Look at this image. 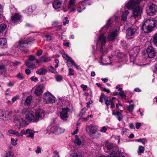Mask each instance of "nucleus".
<instances>
[{
	"label": "nucleus",
	"mask_w": 157,
	"mask_h": 157,
	"mask_svg": "<svg viewBox=\"0 0 157 157\" xmlns=\"http://www.w3.org/2000/svg\"><path fill=\"white\" fill-rule=\"evenodd\" d=\"M35 119L34 121L37 122L39 120L42 119L44 117L45 112L42 109L37 110L35 113Z\"/></svg>",
	"instance_id": "ddd939ff"
},
{
	"label": "nucleus",
	"mask_w": 157,
	"mask_h": 157,
	"mask_svg": "<svg viewBox=\"0 0 157 157\" xmlns=\"http://www.w3.org/2000/svg\"><path fill=\"white\" fill-rule=\"evenodd\" d=\"M28 60V61H33L35 60L36 64H39V61L38 59H36V57L34 55H30L29 56V60Z\"/></svg>",
	"instance_id": "7c9ffc66"
},
{
	"label": "nucleus",
	"mask_w": 157,
	"mask_h": 157,
	"mask_svg": "<svg viewBox=\"0 0 157 157\" xmlns=\"http://www.w3.org/2000/svg\"><path fill=\"white\" fill-rule=\"evenodd\" d=\"M147 13L149 16H153L157 12V6L153 3L149 4L147 7Z\"/></svg>",
	"instance_id": "6e6552de"
},
{
	"label": "nucleus",
	"mask_w": 157,
	"mask_h": 157,
	"mask_svg": "<svg viewBox=\"0 0 157 157\" xmlns=\"http://www.w3.org/2000/svg\"><path fill=\"white\" fill-rule=\"evenodd\" d=\"M28 111H30V110L24 108L21 111V113L22 114H25L27 113Z\"/></svg>",
	"instance_id": "5fc2aeb1"
},
{
	"label": "nucleus",
	"mask_w": 157,
	"mask_h": 157,
	"mask_svg": "<svg viewBox=\"0 0 157 157\" xmlns=\"http://www.w3.org/2000/svg\"><path fill=\"white\" fill-rule=\"evenodd\" d=\"M104 94H101V97H100V99H99V101L101 103H102L103 102V99L104 98Z\"/></svg>",
	"instance_id": "e2e57ef3"
},
{
	"label": "nucleus",
	"mask_w": 157,
	"mask_h": 157,
	"mask_svg": "<svg viewBox=\"0 0 157 157\" xmlns=\"http://www.w3.org/2000/svg\"><path fill=\"white\" fill-rule=\"evenodd\" d=\"M133 51L134 52L133 54L137 56L140 51V48L139 47H135L133 49Z\"/></svg>",
	"instance_id": "a19ab883"
},
{
	"label": "nucleus",
	"mask_w": 157,
	"mask_h": 157,
	"mask_svg": "<svg viewBox=\"0 0 157 157\" xmlns=\"http://www.w3.org/2000/svg\"><path fill=\"white\" fill-rule=\"evenodd\" d=\"M82 3H83V8H82V10H83L85 8V7H84V6H86L87 5H90L92 3V2L91 1H89L88 0H85L82 2Z\"/></svg>",
	"instance_id": "f704fd0d"
},
{
	"label": "nucleus",
	"mask_w": 157,
	"mask_h": 157,
	"mask_svg": "<svg viewBox=\"0 0 157 157\" xmlns=\"http://www.w3.org/2000/svg\"><path fill=\"white\" fill-rule=\"evenodd\" d=\"M119 29V28H116L109 31L107 37L108 41H113L116 38V37L118 35Z\"/></svg>",
	"instance_id": "9d476101"
},
{
	"label": "nucleus",
	"mask_w": 157,
	"mask_h": 157,
	"mask_svg": "<svg viewBox=\"0 0 157 157\" xmlns=\"http://www.w3.org/2000/svg\"><path fill=\"white\" fill-rule=\"evenodd\" d=\"M51 60L50 57H47L45 56H42L39 59V61L41 62H48Z\"/></svg>",
	"instance_id": "c85d7f7f"
},
{
	"label": "nucleus",
	"mask_w": 157,
	"mask_h": 157,
	"mask_svg": "<svg viewBox=\"0 0 157 157\" xmlns=\"http://www.w3.org/2000/svg\"><path fill=\"white\" fill-rule=\"evenodd\" d=\"M69 109L68 108H63L62 111L60 112V117L62 120H66L67 118L68 112Z\"/></svg>",
	"instance_id": "2eb2a0df"
},
{
	"label": "nucleus",
	"mask_w": 157,
	"mask_h": 157,
	"mask_svg": "<svg viewBox=\"0 0 157 157\" xmlns=\"http://www.w3.org/2000/svg\"><path fill=\"white\" fill-rule=\"evenodd\" d=\"M81 87L82 88V90L83 91H85L86 90V88H87V86L86 85L82 84L81 85Z\"/></svg>",
	"instance_id": "052dcab7"
},
{
	"label": "nucleus",
	"mask_w": 157,
	"mask_h": 157,
	"mask_svg": "<svg viewBox=\"0 0 157 157\" xmlns=\"http://www.w3.org/2000/svg\"><path fill=\"white\" fill-rule=\"evenodd\" d=\"M12 144L13 145H16L17 144V139H14L12 138L11 139Z\"/></svg>",
	"instance_id": "603ef678"
},
{
	"label": "nucleus",
	"mask_w": 157,
	"mask_h": 157,
	"mask_svg": "<svg viewBox=\"0 0 157 157\" xmlns=\"http://www.w3.org/2000/svg\"><path fill=\"white\" fill-rule=\"evenodd\" d=\"M44 102V103H53L55 102V98L50 92L45 93L43 96Z\"/></svg>",
	"instance_id": "0eeeda50"
},
{
	"label": "nucleus",
	"mask_w": 157,
	"mask_h": 157,
	"mask_svg": "<svg viewBox=\"0 0 157 157\" xmlns=\"http://www.w3.org/2000/svg\"><path fill=\"white\" fill-rule=\"evenodd\" d=\"M6 71V66L5 64L2 63L0 64V75H2L3 72Z\"/></svg>",
	"instance_id": "c9c22d12"
},
{
	"label": "nucleus",
	"mask_w": 157,
	"mask_h": 157,
	"mask_svg": "<svg viewBox=\"0 0 157 157\" xmlns=\"http://www.w3.org/2000/svg\"><path fill=\"white\" fill-rule=\"evenodd\" d=\"M7 44L6 39L5 38L0 39V45L1 46H5Z\"/></svg>",
	"instance_id": "79ce46f5"
},
{
	"label": "nucleus",
	"mask_w": 157,
	"mask_h": 157,
	"mask_svg": "<svg viewBox=\"0 0 157 157\" xmlns=\"http://www.w3.org/2000/svg\"><path fill=\"white\" fill-rule=\"evenodd\" d=\"M36 152L37 153H39L41 152V149L39 146L37 147V149L36 150Z\"/></svg>",
	"instance_id": "69168bd1"
},
{
	"label": "nucleus",
	"mask_w": 157,
	"mask_h": 157,
	"mask_svg": "<svg viewBox=\"0 0 157 157\" xmlns=\"http://www.w3.org/2000/svg\"><path fill=\"white\" fill-rule=\"evenodd\" d=\"M107 130V128L105 126L102 127L100 130L101 132H105Z\"/></svg>",
	"instance_id": "6e6d98bb"
},
{
	"label": "nucleus",
	"mask_w": 157,
	"mask_h": 157,
	"mask_svg": "<svg viewBox=\"0 0 157 157\" xmlns=\"http://www.w3.org/2000/svg\"><path fill=\"white\" fill-rule=\"evenodd\" d=\"M98 127L93 124L90 125L87 128V131L89 136L91 137H99L101 136V134L98 132Z\"/></svg>",
	"instance_id": "f03ea898"
},
{
	"label": "nucleus",
	"mask_w": 157,
	"mask_h": 157,
	"mask_svg": "<svg viewBox=\"0 0 157 157\" xmlns=\"http://www.w3.org/2000/svg\"><path fill=\"white\" fill-rule=\"evenodd\" d=\"M19 98V96L16 95L14 97H13L12 99V104H13L15 102L17 99Z\"/></svg>",
	"instance_id": "3c124183"
},
{
	"label": "nucleus",
	"mask_w": 157,
	"mask_h": 157,
	"mask_svg": "<svg viewBox=\"0 0 157 157\" xmlns=\"http://www.w3.org/2000/svg\"><path fill=\"white\" fill-rule=\"evenodd\" d=\"M56 79L57 81H60L62 80V77L61 76L58 75L56 77Z\"/></svg>",
	"instance_id": "4d7b16f0"
},
{
	"label": "nucleus",
	"mask_w": 157,
	"mask_h": 157,
	"mask_svg": "<svg viewBox=\"0 0 157 157\" xmlns=\"http://www.w3.org/2000/svg\"><path fill=\"white\" fill-rule=\"evenodd\" d=\"M8 132L10 134L15 135L17 136H20V133L18 132L13 129L9 130Z\"/></svg>",
	"instance_id": "e433bc0d"
},
{
	"label": "nucleus",
	"mask_w": 157,
	"mask_h": 157,
	"mask_svg": "<svg viewBox=\"0 0 157 157\" xmlns=\"http://www.w3.org/2000/svg\"><path fill=\"white\" fill-rule=\"evenodd\" d=\"M147 53L149 58H153L155 56L154 49L151 46H149L147 49Z\"/></svg>",
	"instance_id": "dca6fc26"
},
{
	"label": "nucleus",
	"mask_w": 157,
	"mask_h": 157,
	"mask_svg": "<svg viewBox=\"0 0 157 157\" xmlns=\"http://www.w3.org/2000/svg\"><path fill=\"white\" fill-rule=\"evenodd\" d=\"M137 28H133L128 30L127 35L129 36H133L137 30Z\"/></svg>",
	"instance_id": "b1692460"
},
{
	"label": "nucleus",
	"mask_w": 157,
	"mask_h": 157,
	"mask_svg": "<svg viewBox=\"0 0 157 157\" xmlns=\"http://www.w3.org/2000/svg\"><path fill=\"white\" fill-rule=\"evenodd\" d=\"M21 16L18 14H16L11 17L12 21L15 23L20 20Z\"/></svg>",
	"instance_id": "393cba45"
},
{
	"label": "nucleus",
	"mask_w": 157,
	"mask_h": 157,
	"mask_svg": "<svg viewBox=\"0 0 157 157\" xmlns=\"http://www.w3.org/2000/svg\"><path fill=\"white\" fill-rule=\"evenodd\" d=\"M26 133L27 135L29 134V136H27V137H31L32 139H33L34 137V134L35 132L34 131L31 130L29 129H27L26 130Z\"/></svg>",
	"instance_id": "a878e982"
},
{
	"label": "nucleus",
	"mask_w": 157,
	"mask_h": 157,
	"mask_svg": "<svg viewBox=\"0 0 157 157\" xmlns=\"http://www.w3.org/2000/svg\"><path fill=\"white\" fill-rule=\"evenodd\" d=\"M62 4V1L61 0H55L53 3V6L55 9L59 8Z\"/></svg>",
	"instance_id": "aec40b11"
},
{
	"label": "nucleus",
	"mask_w": 157,
	"mask_h": 157,
	"mask_svg": "<svg viewBox=\"0 0 157 157\" xmlns=\"http://www.w3.org/2000/svg\"><path fill=\"white\" fill-rule=\"evenodd\" d=\"M137 56H135V55H134L132 53V52H131V54H130V61L131 62H133V63H136L135 57Z\"/></svg>",
	"instance_id": "ea45409f"
},
{
	"label": "nucleus",
	"mask_w": 157,
	"mask_h": 157,
	"mask_svg": "<svg viewBox=\"0 0 157 157\" xmlns=\"http://www.w3.org/2000/svg\"><path fill=\"white\" fill-rule=\"evenodd\" d=\"M140 2V0H129L126 7L128 9H134L138 7H140L139 4Z\"/></svg>",
	"instance_id": "9b49d317"
},
{
	"label": "nucleus",
	"mask_w": 157,
	"mask_h": 157,
	"mask_svg": "<svg viewBox=\"0 0 157 157\" xmlns=\"http://www.w3.org/2000/svg\"><path fill=\"white\" fill-rule=\"evenodd\" d=\"M32 97L31 96L28 97L25 101V105H29L31 103Z\"/></svg>",
	"instance_id": "4c0bfd02"
},
{
	"label": "nucleus",
	"mask_w": 157,
	"mask_h": 157,
	"mask_svg": "<svg viewBox=\"0 0 157 157\" xmlns=\"http://www.w3.org/2000/svg\"><path fill=\"white\" fill-rule=\"evenodd\" d=\"M48 69L49 71L51 73H55L56 72V69L52 66H48Z\"/></svg>",
	"instance_id": "37998d69"
},
{
	"label": "nucleus",
	"mask_w": 157,
	"mask_h": 157,
	"mask_svg": "<svg viewBox=\"0 0 157 157\" xmlns=\"http://www.w3.org/2000/svg\"><path fill=\"white\" fill-rule=\"evenodd\" d=\"M151 39L153 44L157 46V33H155L152 36Z\"/></svg>",
	"instance_id": "2f4dec72"
},
{
	"label": "nucleus",
	"mask_w": 157,
	"mask_h": 157,
	"mask_svg": "<svg viewBox=\"0 0 157 157\" xmlns=\"http://www.w3.org/2000/svg\"><path fill=\"white\" fill-rule=\"evenodd\" d=\"M145 148L142 146H139L138 150L137 153L139 155H141L142 153H143L144 151Z\"/></svg>",
	"instance_id": "72a5a7b5"
},
{
	"label": "nucleus",
	"mask_w": 157,
	"mask_h": 157,
	"mask_svg": "<svg viewBox=\"0 0 157 157\" xmlns=\"http://www.w3.org/2000/svg\"><path fill=\"white\" fill-rule=\"evenodd\" d=\"M36 8L35 6H31L28 7L25 10V12L28 14H30Z\"/></svg>",
	"instance_id": "412c9836"
},
{
	"label": "nucleus",
	"mask_w": 157,
	"mask_h": 157,
	"mask_svg": "<svg viewBox=\"0 0 157 157\" xmlns=\"http://www.w3.org/2000/svg\"><path fill=\"white\" fill-rule=\"evenodd\" d=\"M32 42V41L25 40L20 41L19 43V48L21 51L24 54L27 51L26 48L28 45H31Z\"/></svg>",
	"instance_id": "1a4fd4ad"
},
{
	"label": "nucleus",
	"mask_w": 157,
	"mask_h": 157,
	"mask_svg": "<svg viewBox=\"0 0 157 157\" xmlns=\"http://www.w3.org/2000/svg\"><path fill=\"white\" fill-rule=\"evenodd\" d=\"M25 72L27 75H29L30 74L31 71L29 69H27L25 70Z\"/></svg>",
	"instance_id": "774afa93"
},
{
	"label": "nucleus",
	"mask_w": 157,
	"mask_h": 157,
	"mask_svg": "<svg viewBox=\"0 0 157 157\" xmlns=\"http://www.w3.org/2000/svg\"><path fill=\"white\" fill-rule=\"evenodd\" d=\"M25 120L26 121V123H27V122L30 121L36 122L34 121L35 119V113L31 110L28 111L27 113L25 114Z\"/></svg>",
	"instance_id": "f8f14e48"
},
{
	"label": "nucleus",
	"mask_w": 157,
	"mask_h": 157,
	"mask_svg": "<svg viewBox=\"0 0 157 157\" xmlns=\"http://www.w3.org/2000/svg\"><path fill=\"white\" fill-rule=\"evenodd\" d=\"M112 101V100L107 101L105 102V104L107 106H108L110 104Z\"/></svg>",
	"instance_id": "bf43d9fd"
},
{
	"label": "nucleus",
	"mask_w": 157,
	"mask_h": 157,
	"mask_svg": "<svg viewBox=\"0 0 157 157\" xmlns=\"http://www.w3.org/2000/svg\"><path fill=\"white\" fill-rule=\"evenodd\" d=\"M105 148L107 150V152L109 151L110 157H115L119 153L118 149L114 147L112 143H109L106 144L105 147Z\"/></svg>",
	"instance_id": "20e7f679"
},
{
	"label": "nucleus",
	"mask_w": 157,
	"mask_h": 157,
	"mask_svg": "<svg viewBox=\"0 0 157 157\" xmlns=\"http://www.w3.org/2000/svg\"><path fill=\"white\" fill-rule=\"evenodd\" d=\"M6 26L4 24H0V33L3 32L6 29Z\"/></svg>",
	"instance_id": "c03bdc74"
},
{
	"label": "nucleus",
	"mask_w": 157,
	"mask_h": 157,
	"mask_svg": "<svg viewBox=\"0 0 157 157\" xmlns=\"http://www.w3.org/2000/svg\"><path fill=\"white\" fill-rule=\"evenodd\" d=\"M112 114L113 115L116 116L119 121H120L122 118L123 117L121 114L119 112L113 111Z\"/></svg>",
	"instance_id": "bb28decb"
},
{
	"label": "nucleus",
	"mask_w": 157,
	"mask_h": 157,
	"mask_svg": "<svg viewBox=\"0 0 157 157\" xmlns=\"http://www.w3.org/2000/svg\"><path fill=\"white\" fill-rule=\"evenodd\" d=\"M64 59L67 61V65L68 67L70 66V65L69 64L68 62H70L71 63H73L74 61L71 59V58L67 54L64 53L62 55Z\"/></svg>",
	"instance_id": "5701e85b"
},
{
	"label": "nucleus",
	"mask_w": 157,
	"mask_h": 157,
	"mask_svg": "<svg viewBox=\"0 0 157 157\" xmlns=\"http://www.w3.org/2000/svg\"><path fill=\"white\" fill-rule=\"evenodd\" d=\"M5 157H14L13 153L11 151H9L6 153Z\"/></svg>",
	"instance_id": "a18cd8bd"
},
{
	"label": "nucleus",
	"mask_w": 157,
	"mask_h": 157,
	"mask_svg": "<svg viewBox=\"0 0 157 157\" xmlns=\"http://www.w3.org/2000/svg\"><path fill=\"white\" fill-rule=\"evenodd\" d=\"M122 97H125L126 96L124 94V91H121L118 93Z\"/></svg>",
	"instance_id": "680f3d73"
},
{
	"label": "nucleus",
	"mask_w": 157,
	"mask_h": 157,
	"mask_svg": "<svg viewBox=\"0 0 157 157\" xmlns=\"http://www.w3.org/2000/svg\"><path fill=\"white\" fill-rule=\"evenodd\" d=\"M75 144L79 147H80L82 146V144L81 140L79 139H76L74 141Z\"/></svg>",
	"instance_id": "58836bf2"
},
{
	"label": "nucleus",
	"mask_w": 157,
	"mask_h": 157,
	"mask_svg": "<svg viewBox=\"0 0 157 157\" xmlns=\"http://www.w3.org/2000/svg\"><path fill=\"white\" fill-rule=\"evenodd\" d=\"M13 111L3 109L0 110V118L4 121H8L11 118Z\"/></svg>",
	"instance_id": "423d86ee"
},
{
	"label": "nucleus",
	"mask_w": 157,
	"mask_h": 157,
	"mask_svg": "<svg viewBox=\"0 0 157 157\" xmlns=\"http://www.w3.org/2000/svg\"><path fill=\"white\" fill-rule=\"evenodd\" d=\"M142 12V10L140 6L136 8L133 9V10L132 11L133 16L134 17L139 16L141 15Z\"/></svg>",
	"instance_id": "f3484780"
},
{
	"label": "nucleus",
	"mask_w": 157,
	"mask_h": 157,
	"mask_svg": "<svg viewBox=\"0 0 157 157\" xmlns=\"http://www.w3.org/2000/svg\"><path fill=\"white\" fill-rule=\"evenodd\" d=\"M155 26V21L153 19L144 20L141 29L145 33L151 32Z\"/></svg>",
	"instance_id": "f257e3e1"
},
{
	"label": "nucleus",
	"mask_w": 157,
	"mask_h": 157,
	"mask_svg": "<svg viewBox=\"0 0 157 157\" xmlns=\"http://www.w3.org/2000/svg\"><path fill=\"white\" fill-rule=\"evenodd\" d=\"M43 85H39L36 88L35 91V94L37 96L41 95L42 93L43 92Z\"/></svg>",
	"instance_id": "6ab92c4d"
},
{
	"label": "nucleus",
	"mask_w": 157,
	"mask_h": 157,
	"mask_svg": "<svg viewBox=\"0 0 157 157\" xmlns=\"http://www.w3.org/2000/svg\"><path fill=\"white\" fill-rule=\"evenodd\" d=\"M134 106V104H131L129 105L127 108L128 110L130 112H132Z\"/></svg>",
	"instance_id": "49530a36"
},
{
	"label": "nucleus",
	"mask_w": 157,
	"mask_h": 157,
	"mask_svg": "<svg viewBox=\"0 0 157 157\" xmlns=\"http://www.w3.org/2000/svg\"><path fill=\"white\" fill-rule=\"evenodd\" d=\"M47 72V70L43 67L38 69L36 71V73L39 75H43L46 74Z\"/></svg>",
	"instance_id": "4be33fe9"
},
{
	"label": "nucleus",
	"mask_w": 157,
	"mask_h": 157,
	"mask_svg": "<svg viewBox=\"0 0 157 157\" xmlns=\"http://www.w3.org/2000/svg\"><path fill=\"white\" fill-rule=\"evenodd\" d=\"M17 77L18 79L20 80H23L24 78L23 75L20 73H18L17 75Z\"/></svg>",
	"instance_id": "8fccbe9b"
},
{
	"label": "nucleus",
	"mask_w": 157,
	"mask_h": 157,
	"mask_svg": "<svg viewBox=\"0 0 157 157\" xmlns=\"http://www.w3.org/2000/svg\"><path fill=\"white\" fill-rule=\"evenodd\" d=\"M69 73H68V75H72L73 76L74 75V73H72L74 71V70H73L72 69H71V68H70L69 69Z\"/></svg>",
	"instance_id": "864d4df0"
},
{
	"label": "nucleus",
	"mask_w": 157,
	"mask_h": 157,
	"mask_svg": "<svg viewBox=\"0 0 157 157\" xmlns=\"http://www.w3.org/2000/svg\"><path fill=\"white\" fill-rule=\"evenodd\" d=\"M30 79L32 81L36 82L38 80V78L37 77H35L34 76H33L31 77Z\"/></svg>",
	"instance_id": "0e129e2a"
},
{
	"label": "nucleus",
	"mask_w": 157,
	"mask_h": 157,
	"mask_svg": "<svg viewBox=\"0 0 157 157\" xmlns=\"http://www.w3.org/2000/svg\"><path fill=\"white\" fill-rule=\"evenodd\" d=\"M67 17H65V21L63 22V25H66L67 24L69 23V21L67 20Z\"/></svg>",
	"instance_id": "13d9d810"
},
{
	"label": "nucleus",
	"mask_w": 157,
	"mask_h": 157,
	"mask_svg": "<svg viewBox=\"0 0 157 157\" xmlns=\"http://www.w3.org/2000/svg\"><path fill=\"white\" fill-rule=\"evenodd\" d=\"M129 13V12L128 10H125V11L123 13V14L122 15V19L121 20L124 21H126L127 16Z\"/></svg>",
	"instance_id": "473e14b6"
},
{
	"label": "nucleus",
	"mask_w": 157,
	"mask_h": 157,
	"mask_svg": "<svg viewBox=\"0 0 157 157\" xmlns=\"http://www.w3.org/2000/svg\"><path fill=\"white\" fill-rule=\"evenodd\" d=\"M29 61L28 60H26L25 62V63L26 65L29 68L34 69L36 68L39 66V65L36 66L35 63L36 62L35 61Z\"/></svg>",
	"instance_id": "a211bd4d"
},
{
	"label": "nucleus",
	"mask_w": 157,
	"mask_h": 157,
	"mask_svg": "<svg viewBox=\"0 0 157 157\" xmlns=\"http://www.w3.org/2000/svg\"><path fill=\"white\" fill-rule=\"evenodd\" d=\"M70 155L72 157H83L81 154H78L76 153L75 151L74 150L71 151Z\"/></svg>",
	"instance_id": "c756f323"
},
{
	"label": "nucleus",
	"mask_w": 157,
	"mask_h": 157,
	"mask_svg": "<svg viewBox=\"0 0 157 157\" xmlns=\"http://www.w3.org/2000/svg\"><path fill=\"white\" fill-rule=\"evenodd\" d=\"M136 140L138 142H141L144 144H145V142H147V141L146 139L145 138L142 139H138Z\"/></svg>",
	"instance_id": "09e8293b"
},
{
	"label": "nucleus",
	"mask_w": 157,
	"mask_h": 157,
	"mask_svg": "<svg viewBox=\"0 0 157 157\" xmlns=\"http://www.w3.org/2000/svg\"><path fill=\"white\" fill-rule=\"evenodd\" d=\"M50 131L52 133L59 134L63 132L64 129L61 127L54 126L51 127Z\"/></svg>",
	"instance_id": "4468645a"
},
{
	"label": "nucleus",
	"mask_w": 157,
	"mask_h": 157,
	"mask_svg": "<svg viewBox=\"0 0 157 157\" xmlns=\"http://www.w3.org/2000/svg\"><path fill=\"white\" fill-rule=\"evenodd\" d=\"M106 37L104 36L103 34L99 36L97 40V47H98V45H100L101 47L99 53H100V55L101 56L106 54L107 52L106 50H105L103 49V48L106 43Z\"/></svg>",
	"instance_id": "7ed1b4c3"
},
{
	"label": "nucleus",
	"mask_w": 157,
	"mask_h": 157,
	"mask_svg": "<svg viewBox=\"0 0 157 157\" xmlns=\"http://www.w3.org/2000/svg\"><path fill=\"white\" fill-rule=\"evenodd\" d=\"M121 132V134L122 135H124L127 131V129L126 128H123Z\"/></svg>",
	"instance_id": "338daca9"
},
{
	"label": "nucleus",
	"mask_w": 157,
	"mask_h": 157,
	"mask_svg": "<svg viewBox=\"0 0 157 157\" xmlns=\"http://www.w3.org/2000/svg\"><path fill=\"white\" fill-rule=\"evenodd\" d=\"M13 121L15 126L18 128H23L26 124H27L25 120L17 115L14 116Z\"/></svg>",
	"instance_id": "39448f33"
},
{
	"label": "nucleus",
	"mask_w": 157,
	"mask_h": 157,
	"mask_svg": "<svg viewBox=\"0 0 157 157\" xmlns=\"http://www.w3.org/2000/svg\"><path fill=\"white\" fill-rule=\"evenodd\" d=\"M75 0H70V2L68 6V9L71 8L75 4Z\"/></svg>",
	"instance_id": "de8ad7c7"
},
{
	"label": "nucleus",
	"mask_w": 157,
	"mask_h": 157,
	"mask_svg": "<svg viewBox=\"0 0 157 157\" xmlns=\"http://www.w3.org/2000/svg\"><path fill=\"white\" fill-rule=\"evenodd\" d=\"M111 18H109L108 21L106 25H105L104 27L102 29L101 31H103L105 30H107L111 26Z\"/></svg>",
	"instance_id": "cd10ccee"
}]
</instances>
